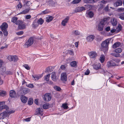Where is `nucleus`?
Returning a JSON list of instances; mask_svg holds the SVG:
<instances>
[{
  "label": "nucleus",
  "instance_id": "obj_42",
  "mask_svg": "<svg viewBox=\"0 0 124 124\" xmlns=\"http://www.w3.org/2000/svg\"><path fill=\"white\" fill-rule=\"evenodd\" d=\"M52 71L51 68L50 67H49L46 68V72H50Z\"/></svg>",
  "mask_w": 124,
  "mask_h": 124
},
{
  "label": "nucleus",
  "instance_id": "obj_48",
  "mask_svg": "<svg viewBox=\"0 0 124 124\" xmlns=\"http://www.w3.org/2000/svg\"><path fill=\"white\" fill-rule=\"evenodd\" d=\"M2 31L3 32L5 36H7L8 35V32L7 30Z\"/></svg>",
  "mask_w": 124,
  "mask_h": 124
},
{
  "label": "nucleus",
  "instance_id": "obj_35",
  "mask_svg": "<svg viewBox=\"0 0 124 124\" xmlns=\"http://www.w3.org/2000/svg\"><path fill=\"white\" fill-rule=\"evenodd\" d=\"M71 66L72 67H75L77 65L76 62L75 61H73L70 63Z\"/></svg>",
  "mask_w": 124,
  "mask_h": 124
},
{
  "label": "nucleus",
  "instance_id": "obj_9",
  "mask_svg": "<svg viewBox=\"0 0 124 124\" xmlns=\"http://www.w3.org/2000/svg\"><path fill=\"white\" fill-rule=\"evenodd\" d=\"M7 111H5L0 114V119H3L8 116Z\"/></svg>",
  "mask_w": 124,
  "mask_h": 124
},
{
  "label": "nucleus",
  "instance_id": "obj_20",
  "mask_svg": "<svg viewBox=\"0 0 124 124\" xmlns=\"http://www.w3.org/2000/svg\"><path fill=\"white\" fill-rule=\"evenodd\" d=\"M50 107V104L48 103H45L44 104L43 106V108L45 109L49 108Z\"/></svg>",
  "mask_w": 124,
  "mask_h": 124
},
{
  "label": "nucleus",
  "instance_id": "obj_23",
  "mask_svg": "<svg viewBox=\"0 0 124 124\" xmlns=\"http://www.w3.org/2000/svg\"><path fill=\"white\" fill-rule=\"evenodd\" d=\"M9 108L8 106L4 105L0 107V112L3 109H6L7 111L8 109Z\"/></svg>",
  "mask_w": 124,
  "mask_h": 124
},
{
  "label": "nucleus",
  "instance_id": "obj_22",
  "mask_svg": "<svg viewBox=\"0 0 124 124\" xmlns=\"http://www.w3.org/2000/svg\"><path fill=\"white\" fill-rule=\"evenodd\" d=\"M85 10V8L83 7H81L77 8L76 9V11L78 12L82 11Z\"/></svg>",
  "mask_w": 124,
  "mask_h": 124
},
{
  "label": "nucleus",
  "instance_id": "obj_14",
  "mask_svg": "<svg viewBox=\"0 0 124 124\" xmlns=\"http://www.w3.org/2000/svg\"><path fill=\"white\" fill-rule=\"evenodd\" d=\"M117 19L113 17L111 20V23L113 26H116L117 24Z\"/></svg>",
  "mask_w": 124,
  "mask_h": 124
},
{
  "label": "nucleus",
  "instance_id": "obj_16",
  "mask_svg": "<svg viewBox=\"0 0 124 124\" xmlns=\"http://www.w3.org/2000/svg\"><path fill=\"white\" fill-rule=\"evenodd\" d=\"M9 96L12 98H15L16 96V93L14 90H11L9 92Z\"/></svg>",
  "mask_w": 124,
  "mask_h": 124
},
{
  "label": "nucleus",
  "instance_id": "obj_24",
  "mask_svg": "<svg viewBox=\"0 0 124 124\" xmlns=\"http://www.w3.org/2000/svg\"><path fill=\"white\" fill-rule=\"evenodd\" d=\"M54 17L50 16H48L46 18V21L47 22H49L51 21L53 19Z\"/></svg>",
  "mask_w": 124,
  "mask_h": 124
},
{
  "label": "nucleus",
  "instance_id": "obj_40",
  "mask_svg": "<svg viewBox=\"0 0 124 124\" xmlns=\"http://www.w3.org/2000/svg\"><path fill=\"white\" fill-rule=\"evenodd\" d=\"M54 88L55 90L57 91H60L61 90V88L59 86H54Z\"/></svg>",
  "mask_w": 124,
  "mask_h": 124
},
{
  "label": "nucleus",
  "instance_id": "obj_46",
  "mask_svg": "<svg viewBox=\"0 0 124 124\" xmlns=\"http://www.w3.org/2000/svg\"><path fill=\"white\" fill-rule=\"evenodd\" d=\"M23 22L20 20H18L16 22V24L17 25H20Z\"/></svg>",
  "mask_w": 124,
  "mask_h": 124
},
{
  "label": "nucleus",
  "instance_id": "obj_55",
  "mask_svg": "<svg viewBox=\"0 0 124 124\" xmlns=\"http://www.w3.org/2000/svg\"><path fill=\"white\" fill-rule=\"evenodd\" d=\"M22 7V5L21 3L19 2V4L17 6V8L20 9Z\"/></svg>",
  "mask_w": 124,
  "mask_h": 124
},
{
  "label": "nucleus",
  "instance_id": "obj_61",
  "mask_svg": "<svg viewBox=\"0 0 124 124\" xmlns=\"http://www.w3.org/2000/svg\"><path fill=\"white\" fill-rule=\"evenodd\" d=\"M18 58L17 57L16 55L13 56V61H17L18 60Z\"/></svg>",
  "mask_w": 124,
  "mask_h": 124
},
{
  "label": "nucleus",
  "instance_id": "obj_7",
  "mask_svg": "<svg viewBox=\"0 0 124 124\" xmlns=\"http://www.w3.org/2000/svg\"><path fill=\"white\" fill-rule=\"evenodd\" d=\"M107 65L108 67L109 68L117 66L116 64L112 61L108 62L107 63Z\"/></svg>",
  "mask_w": 124,
  "mask_h": 124
},
{
  "label": "nucleus",
  "instance_id": "obj_44",
  "mask_svg": "<svg viewBox=\"0 0 124 124\" xmlns=\"http://www.w3.org/2000/svg\"><path fill=\"white\" fill-rule=\"evenodd\" d=\"M62 107L64 109H67L68 108V106H67V103H64L62 104Z\"/></svg>",
  "mask_w": 124,
  "mask_h": 124
},
{
  "label": "nucleus",
  "instance_id": "obj_36",
  "mask_svg": "<svg viewBox=\"0 0 124 124\" xmlns=\"http://www.w3.org/2000/svg\"><path fill=\"white\" fill-rule=\"evenodd\" d=\"M37 22L39 24H40V25H42L44 21L42 18H40L37 21Z\"/></svg>",
  "mask_w": 124,
  "mask_h": 124
},
{
  "label": "nucleus",
  "instance_id": "obj_56",
  "mask_svg": "<svg viewBox=\"0 0 124 124\" xmlns=\"http://www.w3.org/2000/svg\"><path fill=\"white\" fill-rule=\"evenodd\" d=\"M23 67L26 69L29 70L30 69L29 67L27 64H25L23 65Z\"/></svg>",
  "mask_w": 124,
  "mask_h": 124
},
{
  "label": "nucleus",
  "instance_id": "obj_19",
  "mask_svg": "<svg viewBox=\"0 0 124 124\" xmlns=\"http://www.w3.org/2000/svg\"><path fill=\"white\" fill-rule=\"evenodd\" d=\"M101 65L100 64L98 63L94 64L93 65V66L94 69L97 70L100 68Z\"/></svg>",
  "mask_w": 124,
  "mask_h": 124
},
{
  "label": "nucleus",
  "instance_id": "obj_39",
  "mask_svg": "<svg viewBox=\"0 0 124 124\" xmlns=\"http://www.w3.org/2000/svg\"><path fill=\"white\" fill-rule=\"evenodd\" d=\"M50 12V11L48 9H46L45 10L43 11L41 13L42 14H44L48 13Z\"/></svg>",
  "mask_w": 124,
  "mask_h": 124
},
{
  "label": "nucleus",
  "instance_id": "obj_64",
  "mask_svg": "<svg viewBox=\"0 0 124 124\" xmlns=\"http://www.w3.org/2000/svg\"><path fill=\"white\" fill-rule=\"evenodd\" d=\"M31 17V16L30 15H27L26 16L25 18L27 19H29Z\"/></svg>",
  "mask_w": 124,
  "mask_h": 124
},
{
  "label": "nucleus",
  "instance_id": "obj_54",
  "mask_svg": "<svg viewBox=\"0 0 124 124\" xmlns=\"http://www.w3.org/2000/svg\"><path fill=\"white\" fill-rule=\"evenodd\" d=\"M113 55L116 57H119L120 55L119 54H113Z\"/></svg>",
  "mask_w": 124,
  "mask_h": 124
},
{
  "label": "nucleus",
  "instance_id": "obj_59",
  "mask_svg": "<svg viewBox=\"0 0 124 124\" xmlns=\"http://www.w3.org/2000/svg\"><path fill=\"white\" fill-rule=\"evenodd\" d=\"M31 4V3L30 1H26L25 2V5L27 6H29Z\"/></svg>",
  "mask_w": 124,
  "mask_h": 124
},
{
  "label": "nucleus",
  "instance_id": "obj_6",
  "mask_svg": "<svg viewBox=\"0 0 124 124\" xmlns=\"http://www.w3.org/2000/svg\"><path fill=\"white\" fill-rule=\"evenodd\" d=\"M70 18L69 17L67 16L62 21L61 24L63 26H65L68 22Z\"/></svg>",
  "mask_w": 124,
  "mask_h": 124
},
{
  "label": "nucleus",
  "instance_id": "obj_17",
  "mask_svg": "<svg viewBox=\"0 0 124 124\" xmlns=\"http://www.w3.org/2000/svg\"><path fill=\"white\" fill-rule=\"evenodd\" d=\"M110 19V17H107L104 18L101 21V22H102V23L105 25L107 23L108 21Z\"/></svg>",
  "mask_w": 124,
  "mask_h": 124
},
{
  "label": "nucleus",
  "instance_id": "obj_30",
  "mask_svg": "<svg viewBox=\"0 0 124 124\" xmlns=\"http://www.w3.org/2000/svg\"><path fill=\"white\" fill-rule=\"evenodd\" d=\"M84 2L86 3H93L95 2L94 0H84Z\"/></svg>",
  "mask_w": 124,
  "mask_h": 124
},
{
  "label": "nucleus",
  "instance_id": "obj_29",
  "mask_svg": "<svg viewBox=\"0 0 124 124\" xmlns=\"http://www.w3.org/2000/svg\"><path fill=\"white\" fill-rule=\"evenodd\" d=\"M105 59V56L103 54L101 55L100 58V60L101 63L103 62Z\"/></svg>",
  "mask_w": 124,
  "mask_h": 124
},
{
  "label": "nucleus",
  "instance_id": "obj_49",
  "mask_svg": "<svg viewBox=\"0 0 124 124\" xmlns=\"http://www.w3.org/2000/svg\"><path fill=\"white\" fill-rule=\"evenodd\" d=\"M26 85L28 87L31 88H32L34 87V86L32 84H30L27 85L26 84Z\"/></svg>",
  "mask_w": 124,
  "mask_h": 124
},
{
  "label": "nucleus",
  "instance_id": "obj_34",
  "mask_svg": "<svg viewBox=\"0 0 124 124\" xmlns=\"http://www.w3.org/2000/svg\"><path fill=\"white\" fill-rule=\"evenodd\" d=\"M94 15V14L93 13L92 11H90L88 13L87 16L88 17H89L90 18H92L93 17Z\"/></svg>",
  "mask_w": 124,
  "mask_h": 124
},
{
  "label": "nucleus",
  "instance_id": "obj_62",
  "mask_svg": "<svg viewBox=\"0 0 124 124\" xmlns=\"http://www.w3.org/2000/svg\"><path fill=\"white\" fill-rule=\"evenodd\" d=\"M110 28L108 26L106 27L105 28V30L106 31H110Z\"/></svg>",
  "mask_w": 124,
  "mask_h": 124
},
{
  "label": "nucleus",
  "instance_id": "obj_31",
  "mask_svg": "<svg viewBox=\"0 0 124 124\" xmlns=\"http://www.w3.org/2000/svg\"><path fill=\"white\" fill-rule=\"evenodd\" d=\"M6 93L5 91L0 90V95L3 97L6 95Z\"/></svg>",
  "mask_w": 124,
  "mask_h": 124
},
{
  "label": "nucleus",
  "instance_id": "obj_52",
  "mask_svg": "<svg viewBox=\"0 0 124 124\" xmlns=\"http://www.w3.org/2000/svg\"><path fill=\"white\" fill-rule=\"evenodd\" d=\"M108 5L104 9L105 11L108 12L110 11V9L108 8Z\"/></svg>",
  "mask_w": 124,
  "mask_h": 124
},
{
  "label": "nucleus",
  "instance_id": "obj_1",
  "mask_svg": "<svg viewBox=\"0 0 124 124\" xmlns=\"http://www.w3.org/2000/svg\"><path fill=\"white\" fill-rule=\"evenodd\" d=\"M33 38L31 37L29 38L28 40L25 43L24 46L25 47L27 48L31 46L33 43Z\"/></svg>",
  "mask_w": 124,
  "mask_h": 124
},
{
  "label": "nucleus",
  "instance_id": "obj_3",
  "mask_svg": "<svg viewBox=\"0 0 124 124\" xmlns=\"http://www.w3.org/2000/svg\"><path fill=\"white\" fill-rule=\"evenodd\" d=\"M43 109L40 108H37L36 110V112L35 115H39L41 116H43Z\"/></svg>",
  "mask_w": 124,
  "mask_h": 124
},
{
  "label": "nucleus",
  "instance_id": "obj_58",
  "mask_svg": "<svg viewBox=\"0 0 124 124\" xmlns=\"http://www.w3.org/2000/svg\"><path fill=\"white\" fill-rule=\"evenodd\" d=\"M90 73V71L88 69H87L85 73V75H88Z\"/></svg>",
  "mask_w": 124,
  "mask_h": 124
},
{
  "label": "nucleus",
  "instance_id": "obj_33",
  "mask_svg": "<svg viewBox=\"0 0 124 124\" xmlns=\"http://www.w3.org/2000/svg\"><path fill=\"white\" fill-rule=\"evenodd\" d=\"M32 76L34 78V80H37L41 77V76L38 75L33 76Z\"/></svg>",
  "mask_w": 124,
  "mask_h": 124
},
{
  "label": "nucleus",
  "instance_id": "obj_43",
  "mask_svg": "<svg viewBox=\"0 0 124 124\" xmlns=\"http://www.w3.org/2000/svg\"><path fill=\"white\" fill-rule=\"evenodd\" d=\"M8 59L10 61H13V56L12 55H9L8 57Z\"/></svg>",
  "mask_w": 124,
  "mask_h": 124
},
{
  "label": "nucleus",
  "instance_id": "obj_18",
  "mask_svg": "<svg viewBox=\"0 0 124 124\" xmlns=\"http://www.w3.org/2000/svg\"><path fill=\"white\" fill-rule=\"evenodd\" d=\"M95 38V36L93 35H91L88 36L86 39L88 41H92Z\"/></svg>",
  "mask_w": 124,
  "mask_h": 124
},
{
  "label": "nucleus",
  "instance_id": "obj_5",
  "mask_svg": "<svg viewBox=\"0 0 124 124\" xmlns=\"http://www.w3.org/2000/svg\"><path fill=\"white\" fill-rule=\"evenodd\" d=\"M61 79L62 81H66L67 80V77L66 73H62L61 74Z\"/></svg>",
  "mask_w": 124,
  "mask_h": 124
},
{
  "label": "nucleus",
  "instance_id": "obj_41",
  "mask_svg": "<svg viewBox=\"0 0 124 124\" xmlns=\"http://www.w3.org/2000/svg\"><path fill=\"white\" fill-rule=\"evenodd\" d=\"M119 18L122 20H124V13H121L119 15Z\"/></svg>",
  "mask_w": 124,
  "mask_h": 124
},
{
  "label": "nucleus",
  "instance_id": "obj_12",
  "mask_svg": "<svg viewBox=\"0 0 124 124\" xmlns=\"http://www.w3.org/2000/svg\"><path fill=\"white\" fill-rule=\"evenodd\" d=\"M104 24L102 23V22H100L98 25V30L99 31H102L103 30V28Z\"/></svg>",
  "mask_w": 124,
  "mask_h": 124
},
{
  "label": "nucleus",
  "instance_id": "obj_47",
  "mask_svg": "<svg viewBox=\"0 0 124 124\" xmlns=\"http://www.w3.org/2000/svg\"><path fill=\"white\" fill-rule=\"evenodd\" d=\"M81 0H74L72 2L73 4H75L79 3Z\"/></svg>",
  "mask_w": 124,
  "mask_h": 124
},
{
  "label": "nucleus",
  "instance_id": "obj_57",
  "mask_svg": "<svg viewBox=\"0 0 124 124\" xmlns=\"http://www.w3.org/2000/svg\"><path fill=\"white\" fill-rule=\"evenodd\" d=\"M7 113H8L7 114H8V116H9V115H10L11 114L14 113L15 112V111H13V110H11L10 111L8 112V111H7Z\"/></svg>",
  "mask_w": 124,
  "mask_h": 124
},
{
  "label": "nucleus",
  "instance_id": "obj_11",
  "mask_svg": "<svg viewBox=\"0 0 124 124\" xmlns=\"http://www.w3.org/2000/svg\"><path fill=\"white\" fill-rule=\"evenodd\" d=\"M21 100L22 102L23 103H26L28 100V98L27 97L23 95L21 96Z\"/></svg>",
  "mask_w": 124,
  "mask_h": 124
},
{
  "label": "nucleus",
  "instance_id": "obj_2",
  "mask_svg": "<svg viewBox=\"0 0 124 124\" xmlns=\"http://www.w3.org/2000/svg\"><path fill=\"white\" fill-rule=\"evenodd\" d=\"M51 99V95L49 93H46L44 95V100L47 101H50Z\"/></svg>",
  "mask_w": 124,
  "mask_h": 124
},
{
  "label": "nucleus",
  "instance_id": "obj_32",
  "mask_svg": "<svg viewBox=\"0 0 124 124\" xmlns=\"http://www.w3.org/2000/svg\"><path fill=\"white\" fill-rule=\"evenodd\" d=\"M115 52L117 53H121L122 51V49L121 48H118L114 50Z\"/></svg>",
  "mask_w": 124,
  "mask_h": 124
},
{
  "label": "nucleus",
  "instance_id": "obj_50",
  "mask_svg": "<svg viewBox=\"0 0 124 124\" xmlns=\"http://www.w3.org/2000/svg\"><path fill=\"white\" fill-rule=\"evenodd\" d=\"M17 19V18L16 17H13L11 21L13 23H15Z\"/></svg>",
  "mask_w": 124,
  "mask_h": 124
},
{
  "label": "nucleus",
  "instance_id": "obj_21",
  "mask_svg": "<svg viewBox=\"0 0 124 124\" xmlns=\"http://www.w3.org/2000/svg\"><path fill=\"white\" fill-rule=\"evenodd\" d=\"M121 43L119 42H117L114 43L112 46V47L114 49L118 47L120 45Z\"/></svg>",
  "mask_w": 124,
  "mask_h": 124
},
{
  "label": "nucleus",
  "instance_id": "obj_8",
  "mask_svg": "<svg viewBox=\"0 0 124 124\" xmlns=\"http://www.w3.org/2000/svg\"><path fill=\"white\" fill-rule=\"evenodd\" d=\"M88 55L90 58H95L97 55L96 52L91 51L88 53Z\"/></svg>",
  "mask_w": 124,
  "mask_h": 124
},
{
  "label": "nucleus",
  "instance_id": "obj_28",
  "mask_svg": "<svg viewBox=\"0 0 124 124\" xmlns=\"http://www.w3.org/2000/svg\"><path fill=\"white\" fill-rule=\"evenodd\" d=\"M26 25L25 24H21L18 26V28L20 30H22L25 28Z\"/></svg>",
  "mask_w": 124,
  "mask_h": 124
},
{
  "label": "nucleus",
  "instance_id": "obj_27",
  "mask_svg": "<svg viewBox=\"0 0 124 124\" xmlns=\"http://www.w3.org/2000/svg\"><path fill=\"white\" fill-rule=\"evenodd\" d=\"M30 10L29 8L26 9L23 11L22 12L19 13L18 14L20 15L21 14H26Z\"/></svg>",
  "mask_w": 124,
  "mask_h": 124
},
{
  "label": "nucleus",
  "instance_id": "obj_60",
  "mask_svg": "<svg viewBox=\"0 0 124 124\" xmlns=\"http://www.w3.org/2000/svg\"><path fill=\"white\" fill-rule=\"evenodd\" d=\"M68 53L70 55H73L74 54L73 51L71 50H69Z\"/></svg>",
  "mask_w": 124,
  "mask_h": 124
},
{
  "label": "nucleus",
  "instance_id": "obj_38",
  "mask_svg": "<svg viewBox=\"0 0 124 124\" xmlns=\"http://www.w3.org/2000/svg\"><path fill=\"white\" fill-rule=\"evenodd\" d=\"M50 74H49L46 75L45 77V80L46 81H48L49 80V78L50 77Z\"/></svg>",
  "mask_w": 124,
  "mask_h": 124
},
{
  "label": "nucleus",
  "instance_id": "obj_51",
  "mask_svg": "<svg viewBox=\"0 0 124 124\" xmlns=\"http://www.w3.org/2000/svg\"><path fill=\"white\" fill-rule=\"evenodd\" d=\"M73 33L76 35H79L80 34V32L77 30H76L73 31Z\"/></svg>",
  "mask_w": 124,
  "mask_h": 124
},
{
  "label": "nucleus",
  "instance_id": "obj_37",
  "mask_svg": "<svg viewBox=\"0 0 124 124\" xmlns=\"http://www.w3.org/2000/svg\"><path fill=\"white\" fill-rule=\"evenodd\" d=\"M33 103V100L32 99L30 98L28 101V104L29 105H31Z\"/></svg>",
  "mask_w": 124,
  "mask_h": 124
},
{
  "label": "nucleus",
  "instance_id": "obj_10",
  "mask_svg": "<svg viewBox=\"0 0 124 124\" xmlns=\"http://www.w3.org/2000/svg\"><path fill=\"white\" fill-rule=\"evenodd\" d=\"M21 91L22 93L24 94L28 93L30 91V89H29L25 88H22L21 89Z\"/></svg>",
  "mask_w": 124,
  "mask_h": 124
},
{
  "label": "nucleus",
  "instance_id": "obj_25",
  "mask_svg": "<svg viewBox=\"0 0 124 124\" xmlns=\"http://www.w3.org/2000/svg\"><path fill=\"white\" fill-rule=\"evenodd\" d=\"M38 23L36 20H34L32 24V27L34 28H36L39 25Z\"/></svg>",
  "mask_w": 124,
  "mask_h": 124
},
{
  "label": "nucleus",
  "instance_id": "obj_53",
  "mask_svg": "<svg viewBox=\"0 0 124 124\" xmlns=\"http://www.w3.org/2000/svg\"><path fill=\"white\" fill-rule=\"evenodd\" d=\"M23 33V31H21L16 33V34L18 35H22Z\"/></svg>",
  "mask_w": 124,
  "mask_h": 124
},
{
  "label": "nucleus",
  "instance_id": "obj_15",
  "mask_svg": "<svg viewBox=\"0 0 124 124\" xmlns=\"http://www.w3.org/2000/svg\"><path fill=\"white\" fill-rule=\"evenodd\" d=\"M8 26V24L6 23H4L0 26V27L2 30H7Z\"/></svg>",
  "mask_w": 124,
  "mask_h": 124
},
{
  "label": "nucleus",
  "instance_id": "obj_63",
  "mask_svg": "<svg viewBox=\"0 0 124 124\" xmlns=\"http://www.w3.org/2000/svg\"><path fill=\"white\" fill-rule=\"evenodd\" d=\"M3 63V62L2 60H0V68L1 67Z\"/></svg>",
  "mask_w": 124,
  "mask_h": 124
},
{
  "label": "nucleus",
  "instance_id": "obj_26",
  "mask_svg": "<svg viewBox=\"0 0 124 124\" xmlns=\"http://www.w3.org/2000/svg\"><path fill=\"white\" fill-rule=\"evenodd\" d=\"M122 1L121 0H119L116 2L114 3V5L116 6V7H117L122 5Z\"/></svg>",
  "mask_w": 124,
  "mask_h": 124
},
{
  "label": "nucleus",
  "instance_id": "obj_13",
  "mask_svg": "<svg viewBox=\"0 0 124 124\" xmlns=\"http://www.w3.org/2000/svg\"><path fill=\"white\" fill-rule=\"evenodd\" d=\"M51 78L52 80L54 81H57L58 79V77L56 76L55 73L53 72L51 73Z\"/></svg>",
  "mask_w": 124,
  "mask_h": 124
},
{
  "label": "nucleus",
  "instance_id": "obj_4",
  "mask_svg": "<svg viewBox=\"0 0 124 124\" xmlns=\"http://www.w3.org/2000/svg\"><path fill=\"white\" fill-rule=\"evenodd\" d=\"M109 42V39H106L104 40L101 44V46L102 47H107L108 46Z\"/></svg>",
  "mask_w": 124,
  "mask_h": 124
},
{
  "label": "nucleus",
  "instance_id": "obj_45",
  "mask_svg": "<svg viewBox=\"0 0 124 124\" xmlns=\"http://www.w3.org/2000/svg\"><path fill=\"white\" fill-rule=\"evenodd\" d=\"M117 29L118 31H120L122 29V26L120 24H118Z\"/></svg>",
  "mask_w": 124,
  "mask_h": 124
}]
</instances>
